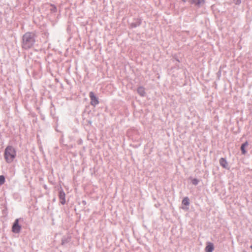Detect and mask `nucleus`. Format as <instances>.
<instances>
[{
	"label": "nucleus",
	"instance_id": "obj_1",
	"mask_svg": "<svg viewBox=\"0 0 252 252\" xmlns=\"http://www.w3.org/2000/svg\"><path fill=\"white\" fill-rule=\"evenodd\" d=\"M34 35L31 32L26 33L23 38V47L28 49L32 46L34 43Z\"/></svg>",
	"mask_w": 252,
	"mask_h": 252
},
{
	"label": "nucleus",
	"instance_id": "obj_2",
	"mask_svg": "<svg viewBox=\"0 0 252 252\" xmlns=\"http://www.w3.org/2000/svg\"><path fill=\"white\" fill-rule=\"evenodd\" d=\"M16 155V151L12 146H8L5 148L4 156L7 163H11L15 158Z\"/></svg>",
	"mask_w": 252,
	"mask_h": 252
},
{
	"label": "nucleus",
	"instance_id": "obj_3",
	"mask_svg": "<svg viewBox=\"0 0 252 252\" xmlns=\"http://www.w3.org/2000/svg\"><path fill=\"white\" fill-rule=\"evenodd\" d=\"M89 96L91 99V105L94 106H95L99 103V100L98 98L94 94L93 92H91L89 93Z\"/></svg>",
	"mask_w": 252,
	"mask_h": 252
},
{
	"label": "nucleus",
	"instance_id": "obj_4",
	"mask_svg": "<svg viewBox=\"0 0 252 252\" xmlns=\"http://www.w3.org/2000/svg\"><path fill=\"white\" fill-rule=\"evenodd\" d=\"M12 231L14 233H19L21 230V226L19 224V220L16 219L12 226Z\"/></svg>",
	"mask_w": 252,
	"mask_h": 252
},
{
	"label": "nucleus",
	"instance_id": "obj_5",
	"mask_svg": "<svg viewBox=\"0 0 252 252\" xmlns=\"http://www.w3.org/2000/svg\"><path fill=\"white\" fill-rule=\"evenodd\" d=\"M59 197L60 203L63 205L65 203V194L63 189L59 191Z\"/></svg>",
	"mask_w": 252,
	"mask_h": 252
},
{
	"label": "nucleus",
	"instance_id": "obj_6",
	"mask_svg": "<svg viewBox=\"0 0 252 252\" xmlns=\"http://www.w3.org/2000/svg\"><path fill=\"white\" fill-rule=\"evenodd\" d=\"M189 2L195 6L199 7L205 2V0H189Z\"/></svg>",
	"mask_w": 252,
	"mask_h": 252
},
{
	"label": "nucleus",
	"instance_id": "obj_7",
	"mask_svg": "<svg viewBox=\"0 0 252 252\" xmlns=\"http://www.w3.org/2000/svg\"><path fill=\"white\" fill-rule=\"evenodd\" d=\"M220 164L224 168L229 169L228 163L226 160L224 158H220Z\"/></svg>",
	"mask_w": 252,
	"mask_h": 252
},
{
	"label": "nucleus",
	"instance_id": "obj_8",
	"mask_svg": "<svg viewBox=\"0 0 252 252\" xmlns=\"http://www.w3.org/2000/svg\"><path fill=\"white\" fill-rule=\"evenodd\" d=\"M214 250V245L211 243H208L205 248L206 252H212Z\"/></svg>",
	"mask_w": 252,
	"mask_h": 252
},
{
	"label": "nucleus",
	"instance_id": "obj_9",
	"mask_svg": "<svg viewBox=\"0 0 252 252\" xmlns=\"http://www.w3.org/2000/svg\"><path fill=\"white\" fill-rule=\"evenodd\" d=\"M249 145V143L248 141H246L244 143L242 144L241 146V150L242 151V153L243 155H245L247 153V151L245 149L246 147L248 146Z\"/></svg>",
	"mask_w": 252,
	"mask_h": 252
},
{
	"label": "nucleus",
	"instance_id": "obj_10",
	"mask_svg": "<svg viewBox=\"0 0 252 252\" xmlns=\"http://www.w3.org/2000/svg\"><path fill=\"white\" fill-rule=\"evenodd\" d=\"M137 92L140 95L144 96L145 94V89L142 87H139L137 89Z\"/></svg>",
	"mask_w": 252,
	"mask_h": 252
},
{
	"label": "nucleus",
	"instance_id": "obj_11",
	"mask_svg": "<svg viewBox=\"0 0 252 252\" xmlns=\"http://www.w3.org/2000/svg\"><path fill=\"white\" fill-rule=\"evenodd\" d=\"M182 203L183 205L186 206H189V199L188 197H185L182 200Z\"/></svg>",
	"mask_w": 252,
	"mask_h": 252
},
{
	"label": "nucleus",
	"instance_id": "obj_12",
	"mask_svg": "<svg viewBox=\"0 0 252 252\" xmlns=\"http://www.w3.org/2000/svg\"><path fill=\"white\" fill-rule=\"evenodd\" d=\"M5 182V178L4 176L0 175V185H2Z\"/></svg>",
	"mask_w": 252,
	"mask_h": 252
},
{
	"label": "nucleus",
	"instance_id": "obj_13",
	"mask_svg": "<svg viewBox=\"0 0 252 252\" xmlns=\"http://www.w3.org/2000/svg\"><path fill=\"white\" fill-rule=\"evenodd\" d=\"M191 182L192 184L196 185L198 183V180L197 179H193Z\"/></svg>",
	"mask_w": 252,
	"mask_h": 252
},
{
	"label": "nucleus",
	"instance_id": "obj_14",
	"mask_svg": "<svg viewBox=\"0 0 252 252\" xmlns=\"http://www.w3.org/2000/svg\"><path fill=\"white\" fill-rule=\"evenodd\" d=\"M183 2H186V0H182Z\"/></svg>",
	"mask_w": 252,
	"mask_h": 252
}]
</instances>
